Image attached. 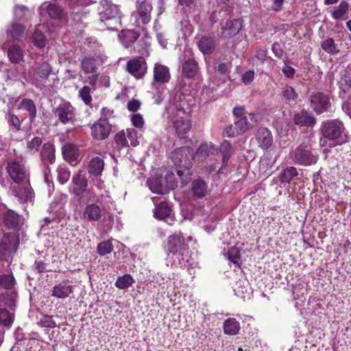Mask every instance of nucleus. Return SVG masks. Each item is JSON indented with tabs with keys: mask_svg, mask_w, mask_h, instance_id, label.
Listing matches in <instances>:
<instances>
[{
	"mask_svg": "<svg viewBox=\"0 0 351 351\" xmlns=\"http://www.w3.org/2000/svg\"><path fill=\"white\" fill-rule=\"evenodd\" d=\"M14 321V315L5 308H0V324L4 326H10Z\"/></svg>",
	"mask_w": 351,
	"mask_h": 351,
	"instance_id": "nucleus-44",
	"label": "nucleus"
},
{
	"mask_svg": "<svg viewBox=\"0 0 351 351\" xmlns=\"http://www.w3.org/2000/svg\"><path fill=\"white\" fill-rule=\"evenodd\" d=\"M199 49L204 54L212 53L215 48V43L212 37L204 36L197 43Z\"/></svg>",
	"mask_w": 351,
	"mask_h": 351,
	"instance_id": "nucleus-23",
	"label": "nucleus"
},
{
	"mask_svg": "<svg viewBox=\"0 0 351 351\" xmlns=\"http://www.w3.org/2000/svg\"><path fill=\"white\" fill-rule=\"evenodd\" d=\"M40 325L45 328H54L56 323L53 320L52 317L49 315H45L40 321Z\"/></svg>",
	"mask_w": 351,
	"mask_h": 351,
	"instance_id": "nucleus-59",
	"label": "nucleus"
},
{
	"mask_svg": "<svg viewBox=\"0 0 351 351\" xmlns=\"http://www.w3.org/2000/svg\"><path fill=\"white\" fill-rule=\"evenodd\" d=\"M294 160L300 165L308 166L315 163L317 158L314 155H295Z\"/></svg>",
	"mask_w": 351,
	"mask_h": 351,
	"instance_id": "nucleus-43",
	"label": "nucleus"
},
{
	"mask_svg": "<svg viewBox=\"0 0 351 351\" xmlns=\"http://www.w3.org/2000/svg\"><path fill=\"white\" fill-rule=\"evenodd\" d=\"M98 80V74H94L88 77L90 86H83L79 91V96L86 104L90 105L92 101L91 93L95 90Z\"/></svg>",
	"mask_w": 351,
	"mask_h": 351,
	"instance_id": "nucleus-14",
	"label": "nucleus"
},
{
	"mask_svg": "<svg viewBox=\"0 0 351 351\" xmlns=\"http://www.w3.org/2000/svg\"><path fill=\"white\" fill-rule=\"evenodd\" d=\"M295 124L302 126H311L315 124V120L314 117L309 115L306 112L302 111L295 114L293 118Z\"/></svg>",
	"mask_w": 351,
	"mask_h": 351,
	"instance_id": "nucleus-29",
	"label": "nucleus"
},
{
	"mask_svg": "<svg viewBox=\"0 0 351 351\" xmlns=\"http://www.w3.org/2000/svg\"><path fill=\"white\" fill-rule=\"evenodd\" d=\"M32 42L33 44L38 47L43 48L46 45V38L43 34L36 28L32 36Z\"/></svg>",
	"mask_w": 351,
	"mask_h": 351,
	"instance_id": "nucleus-42",
	"label": "nucleus"
},
{
	"mask_svg": "<svg viewBox=\"0 0 351 351\" xmlns=\"http://www.w3.org/2000/svg\"><path fill=\"white\" fill-rule=\"evenodd\" d=\"M113 246L110 241L100 243L97 246V252L101 256H104L111 253Z\"/></svg>",
	"mask_w": 351,
	"mask_h": 351,
	"instance_id": "nucleus-49",
	"label": "nucleus"
},
{
	"mask_svg": "<svg viewBox=\"0 0 351 351\" xmlns=\"http://www.w3.org/2000/svg\"><path fill=\"white\" fill-rule=\"evenodd\" d=\"M267 51L265 48L258 49L255 54V58L257 61L263 63L265 61L267 60Z\"/></svg>",
	"mask_w": 351,
	"mask_h": 351,
	"instance_id": "nucleus-61",
	"label": "nucleus"
},
{
	"mask_svg": "<svg viewBox=\"0 0 351 351\" xmlns=\"http://www.w3.org/2000/svg\"><path fill=\"white\" fill-rule=\"evenodd\" d=\"M73 292V287L67 281H62L53 287L51 295L58 299H65Z\"/></svg>",
	"mask_w": 351,
	"mask_h": 351,
	"instance_id": "nucleus-18",
	"label": "nucleus"
},
{
	"mask_svg": "<svg viewBox=\"0 0 351 351\" xmlns=\"http://www.w3.org/2000/svg\"><path fill=\"white\" fill-rule=\"evenodd\" d=\"M7 171L10 178L16 184L21 183L27 176L25 166L16 161L9 162Z\"/></svg>",
	"mask_w": 351,
	"mask_h": 351,
	"instance_id": "nucleus-13",
	"label": "nucleus"
},
{
	"mask_svg": "<svg viewBox=\"0 0 351 351\" xmlns=\"http://www.w3.org/2000/svg\"><path fill=\"white\" fill-rule=\"evenodd\" d=\"M152 6L149 2L145 1L140 3L136 11L132 14L130 21L136 27L149 23L152 19Z\"/></svg>",
	"mask_w": 351,
	"mask_h": 351,
	"instance_id": "nucleus-6",
	"label": "nucleus"
},
{
	"mask_svg": "<svg viewBox=\"0 0 351 351\" xmlns=\"http://www.w3.org/2000/svg\"><path fill=\"white\" fill-rule=\"evenodd\" d=\"M132 125L138 128H141L144 125V120L140 114H134L131 118Z\"/></svg>",
	"mask_w": 351,
	"mask_h": 351,
	"instance_id": "nucleus-62",
	"label": "nucleus"
},
{
	"mask_svg": "<svg viewBox=\"0 0 351 351\" xmlns=\"http://www.w3.org/2000/svg\"><path fill=\"white\" fill-rule=\"evenodd\" d=\"M256 138L260 147L263 149H267L273 143L271 132L266 128H261L258 130Z\"/></svg>",
	"mask_w": 351,
	"mask_h": 351,
	"instance_id": "nucleus-20",
	"label": "nucleus"
},
{
	"mask_svg": "<svg viewBox=\"0 0 351 351\" xmlns=\"http://www.w3.org/2000/svg\"><path fill=\"white\" fill-rule=\"evenodd\" d=\"M349 5L346 1H341L332 12V16L335 20L344 19V15L348 10Z\"/></svg>",
	"mask_w": 351,
	"mask_h": 351,
	"instance_id": "nucleus-36",
	"label": "nucleus"
},
{
	"mask_svg": "<svg viewBox=\"0 0 351 351\" xmlns=\"http://www.w3.org/2000/svg\"><path fill=\"white\" fill-rule=\"evenodd\" d=\"M252 126L247 121V117H241L235 121L232 124L226 127L223 135L227 137H234L245 134L250 130Z\"/></svg>",
	"mask_w": 351,
	"mask_h": 351,
	"instance_id": "nucleus-8",
	"label": "nucleus"
},
{
	"mask_svg": "<svg viewBox=\"0 0 351 351\" xmlns=\"http://www.w3.org/2000/svg\"><path fill=\"white\" fill-rule=\"evenodd\" d=\"M84 216L89 221H97L101 216V210L99 206L91 204L86 206Z\"/></svg>",
	"mask_w": 351,
	"mask_h": 351,
	"instance_id": "nucleus-28",
	"label": "nucleus"
},
{
	"mask_svg": "<svg viewBox=\"0 0 351 351\" xmlns=\"http://www.w3.org/2000/svg\"><path fill=\"white\" fill-rule=\"evenodd\" d=\"M87 186L88 180L84 176L77 174L73 177L71 191L74 195H81L86 191Z\"/></svg>",
	"mask_w": 351,
	"mask_h": 351,
	"instance_id": "nucleus-16",
	"label": "nucleus"
},
{
	"mask_svg": "<svg viewBox=\"0 0 351 351\" xmlns=\"http://www.w3.org/2000/svg\"><path fill=\"white\" fill-rule=\"evenodd\" d=\"M98 66V61L92 56H86L81 60V68L86 74H97V69Z\"/></svg>",
	"mask_w": 351,
	"mask_h": 351,
	"instance_id": "nucleus-22",
	"label": "nucleus"
},
{
	"mask_svg": "<svg viewBox=\"0 0 351 351\" xmlns=\"http://www.w3.org/2000/svg\"><path fill=\"white\" fill-rule=\"evenodd\" d=\"M12 194L18 198L21 203L32 201L33 197L32 190L28 184L23 186L14 185L11 186Z\"/></svg>",
	"mask_w": 351,
	"mask_h": 351,
	"instance_id": "nucleus-15",
	"label": "nucleus"
},
{
	"mask_svg": "<svg viewBox=\"0 0 351 351\" xmlns=\"http://www.w3.org/2000/svg\"><path fill=\"white\" fill-rule=\"evenodd\" d=\"M174 128L178 135L187 133L191 129V123L187 119H177L173 122Z\"/></svg>",
	"mask_w": 351,
	"mask_h": 351,
	"instance_id": "nucleus-34",
	"label": "nucleus"
},
{
	"mask_svg": "<svg viewBox=\"0 0 351 351\" xmlns=\"http://www.w3.org/2000/svg\"><path fill=\"white\" fill-rule=\"evenodd\" d=\"M127 71L136 79H141L147 71L145 60L141 57L130 60L127 64Z\"/></svg>",
	"mask_w": 351,
	"mask_h": 351,
	"instance_id": "nucleus-12",
	"label": "nucleus"
},
{
	"mask_svg": "<svg viewBox=\"0 0 351 351\" xmlns=\"http://www.w3.org/2000/svg\"><path fill=\"white\" fill-rule=\"evenodd\" d=\"M321 47L324 51L331 55L337 54L339 52L335 40L331 38L323 40Z\"/></svg>",
	"mask_w": 351,
	"mask_h": 351,
	"instance_id": "nucleus-37",
	"label": "nucleus"
},
{
	"mask_svg": "<svg viewBox=\"0 0 351 351\" xmlns=\"http://www.w3.org/2000/svg\"><path fill=\"white\" fill-rule=\"evenodd\" d=\"M34 270L37 273H42L48 271L47 265L42 261H36L34 265Z\"/></svg>",
	"mask_w": 351,
	"mask_h": 351,
	"instance_id": "nucleus-63",
	"label": "nucleus"
},
{
	"mask_svg": "<svg viewBox=\"0 0 351 351\" xmlns=\"http://www.w3.org/2000/svg\"><path fill=\"white\" fill-rule=\"evenodd\" d=\"M311 152L309 146V140L307 139L306 142L301 144L296 151V154H309Z\"/></svg>",
	"mask_w": 351,
	"mask_h": 351,
	"instance_id": "nucleus-64",
	"label": "nucleus"
},
{
	"mask_svg": "<svg viewBox=\"0 0 351 351\" xmlns=\"http://www.w3.org/2000/svg\"><path fill=\"white\" fill-rule=\"evenodd\" d=\"M186 249V245L181 233H176L169 237L167 250L172 254V258L175 257L172 265L180 267L184 266L180 257L183 256Z\"/></svg>",
	"mask_w": 351,
	"mask_h": 351,
	"instance_id": "nucleus-5",
	"label": "nucleus"
},
{
	"mask_svg": "<svg viewBox=\"0 0 351 351\" xmlns=\"http://www.w3.org/2000/svg\"><path fill=\"white\" fill-rule=\"evenodd\" d=\"M321 132L324 136L320 141V145L323 152L326 154L331 152L327 148V140L330 141V147H335L341 145L347 141V134L343 123L339 120H329L323 122L321 127Z\"/></svg>",
	"mask_w": 351,
	"mask_h": 351,
	"instance_id": "nucleus-1",
	"label": "nucleus"
},
{
	"mask_svg": "<svg viewBox=\"0 0 351 351\" xmlns=\"http://www.w3.org/2000/svg\"><path fill=\"white\" fill-rule=\"evenodd\" d=\"M308 99L311 107L317 114L323 113L330 106L328 97L322 93H313Z\"/></svg>",
	"mask_w": 351,
	"mask_h": 351,
	"instance_id": "nucleus-11",
	"label": "nucleus"
},
{
	"mask_svg": "<svg viewBox=\"0 0 351 351\" xmlns=\"http://www.w3.org/2000/svg\"><path fill=\"white\" fill-rule=\"evenodd\" d=\"M192 192L198 198H202L208 193V185L202 179L195 180L192 183Z\"/></svg>",
	"mask_w": 351,
	"mask_h": 351,
	"instance_id": "nucleus-25",
	"label": "nucleus"
},
{
	"mask_svg": "<svg viewBox=\"0 0 351 351\" xmlns=\"http://www.w3.org/2000/svg\"><path fill=\"white\" fill-rule=\"evenodd\" d=\"M254 79V71L250 70L245 72L241 77L243 83L245 85L250 84Z\"/></svg>",
	"mask_w": 351,
	"mask_h": 351,
	"instance_id": "nucleus-60",
	"label": "nucleus"
},
{
	"mask_svg": "<svg viewBox=\"0 0 351 351\" xmlns=\"http://www.w3.org/2000/svg\"><path fill=\"white\" fill-rule=\"evenodd\" d=\"M14 13L17 20L28 19L32 14V12L24 5H16Z\"/></svg>",
	"mask_w": 351,
	"mask_h": 351,
	"instance_id": "nucleus-41",
	"label": "nucleus"
},
{
	"mask_svg": "<svg viewBox=\"0 0 351 351\" xmlns=\"http://www.w3.org/2000/svg\"><path fill=\"white\" fill-rule=\"evenodd\" d=\"M171 211V206L167 202H161L155 206L154 217L156 219L162 220L169 217Z\"/></svg>",
	"mask_w": 351,
	"mask_h": 351,
	"instance_id": "nucleus-27",
	"label": "nucleus"
},
{
	"mask_svg": "<svg viewBox=\"0 0 351 351\" xmlns=\"http://www.w3.org/2000/svg\"><path fill=\"white\" fill-rule=\"evenodd\" d=\"M25 27L19 23H13L8 35L14 40H21L25 34Z\"/></svg>",
	"mask_w": 351,
	"mask_h": 351,
	"instance_id": "nucleus-33",
	"label": "nucleus"
},
{
	"mask_svg": "<svg viewBox=\"0 0 351 351\" xmlns=\"http://www.w3.org/2000/svg\"><path fill=\"white\" fill-rule=\"evenodd\" d=\"M228 258L234 264H238L240 260V251L236 247H232L228 252Z\"/></svg>",
	"mask_w": 351,
	"mask_h": 351,
	"instance_id": "nucleus-52",
	"label": "nucleus"
},
{
	"mask_svg": "<svg viewBox=\"0 0 351 351\" xmlns=\"http://www.w3.org/2000/svg\"><path fill=\"white\" fill-rule=\"evenodd\" d=\"M8 57L14 64H18L23 60L24 51L18 45H13L8 49Z\"/></svg>",
	"mask_w": 351,
	"mask_h": 351,
	"instance_id": "nucleus-24",
	"label": "nucleus"
},
{
	"mask_svg": "<svg viewBox=\"0 0 351 351\" xmlns=\"http://www.w3.org/2000/svg\"><path fill=\"white\" fill-rule=\"evenodd\" d=\"M50 65L45 62L40 64L38 66L36 73L41 79H47L51 72Z\"/></svg>",
	"mask_w": 351,
	"mask_h": 351,
	"instance_id": "nucleus-50",
	"label": "nucleus"
},
{
	"mask_svg": "<svg viewBox=\"0 0 351 351\" xmlns=\"http://www.w3.org/2000/svg\"><path fill=\"white\" fill-rule=\"evenodd\" d=\"M126 138L130 141V144L133 147H136L138 145V141L137 137V131L133 128H129L126 130Z\"/></svg>",
	"mask_w": 351,
	"mask_h": 351,
	"instance_id": "nucleus-53",
	"label": "nucleus"
},
{
	"mask_svg": "<svg viewBox=\"0 0 351 351\" xmlns=\"http://www.w3.org/2000/svg\"><path fill=\"white\" fill-rule=\"evenodd\" d=\"M198 63L193 58L185 60L182 66V73L186 78H193L199 73Z\"/></svg>",
	"mask_w": 351,
	"mask_h": 351,
	"instance_id": "nucleus-19",
	"label": "nucleus"
},
{
	"mask_svg": "<svg viewBox=\"0 0 351 351\" xmlns=\"http://www.w3.org/2000/svg\"><path fill=\"white\" fill-rule=\"evenodd\" d=\"M40 14H43L45 12L51 19H59L61 16L62 10L60 8L53 3L45 5L43 3L40 7Z\"/></svg>",
	"mask_w": 351,
	"mask_h": 351,
	"instance_id": "nucleus-30",
	"label": "nucleus"
},
{
	"mask_svg": "<svg viewBox=\"0 0 351 351\" xmlns=\"http://www.w3.org/2000/svg\"><path fill=\"white\" fill-rule=\"evenodd\" d=\"M223 330L227 335H234L240 330V324L234 318H229L223 323Z\"/></svg>",
	"mask_w": 351,
	"mask_h": 351,
	"instance_id": "nucleus-31",
	"label": "nucleus"
},
{
	"mask_svg": "<svg viewBox=\"0 0 351 351\" xmlns=\"http://www.w3.org/2000/svg\"><path fill=\"white\" fill-rule=\"evenodd\" d=\"M134 283V280L130 274H125L117 278L115 286L119 289H125L131 287Z\"/></svg>",
	"mask_w": 351,
	"mask_h": 351,
	"instance_id": "nucleus-38",
	"label": "nucleus"
},
{
	"mask_svg": "<svg viewBox=\"0 0 351 351\" xmlns=\"http://www.w3.org/2000/svg\"><path fill=\"white\" fill-rule=\"evenodd\" d=\"M42 144V139L39 137H34L32 141L27 143V148L29 152H36L38 147Z\"/></svg>",
	"mask_w": 351,
	"mask_h": 351,
	"instance_id": "nucleus-56",
	"label": "nucleus"
},
{
	"mask_svg": "<svg viewBox=\"0 0 351 351\" xmlns=\"http://www.w3.org/2000/svg\"><path fill=\"white\" fill-rule=\"evenodd\" d=\"M3 220L5 226L8 228H16L20 222V217L14 211L8 210L3 213Z\"/></svg>",
	"mask_w": 351,
	"mask_h": 351,
	"instance_id": "nucleus-26",
	"label": "nucleus"
},
{
	"mask_svg": "<svg viewBox=\"0 0 351 351\" xmlns=\"http://www.w3.org/2000/svg\"><path fill=\"white\" fill-rule=\"evenodd\" d=\"M170 78L171 75L167 66L160 64H155L154 68V80L152 86V89L156 91V96H154L156 104H159L162 99L161 95L165 90V87L162 86V84L168 82Z\"/></svg>",
	"mask_w": 351,
	"mask_h": 351,
	"instance_id": "nucleus-3",
	"label": "nucleus"
},
{
	"mask_svg": "<svg viewBox=\"0 0 351 351\" xmlns=\"http://www.w3.org/2000/svg\"><path fill=\"white\" fill-rule=\"evenodd\" d=\"M282 95L285 100L289 103L296 102L298 94L292 86H286L282 89Z\"/></svg>",
	"mask_w": 351,
	"mask_h": 351,
	"instance_id": "nucleus-45",
	"label": "nucleus"
},
{
	"mask_svg": "<svg viewBox=\"0 0 351 351\" xmlns=\"http://www.w3.org/2000/svg\"><path fill=\"white\" fill-rule=\"evenodd\" d=\"M19 245V237L16 233L3 234L0 241V261L10 262L16 252Z\"/></svg>",
	"mask_w": 351,
	"mask_h": 351,
	"instance_id": "nucleus-4",
	"label": "nucleus"
},
{
	"mask_svg": "<svg viewBox=\"0 0 351 351\" xmlns=\"http://www.w3.org/2000/svg\"><path fill=\"white\" fill-rule=\"evenodd\" d=\"M79 152L78 147L73 143H67L62 148V154H77Z\"/></svg>",
	"mask_w": 351,
	"mask_h": 351,
	"instance_id": "nucleus-58",
	"label": "nucleus"
},
{
	"mask_svg": "<svg viewBox=\"0 0 351 351\" xmlns=\"http://www.w3.org/2000/svg\"><path fill=\"white\" fill-rule=\"evenodd\" d=\"M138 37L139 34L132 30H123L119 34V39L125 48L130 47Z\"/></svg>",
	"mask_w": 351,
	"mask_h": 351,
	"instance_id": "nucleus-21",
	"label": "nucleus"
},
{
	"mask_svg": "<svg viewBox=\"0 0 351 351\" xmlns=\"http://www.w3.org/2000/svg\"><path fill=\"white\" fill-rule=\"evenodd\" d=\"M242 28V23L239 19L227 21L221 28V34L224 38H231L237 34Z\"/></svg>",
	"mask_w": 351,
	"mask_h": 351,
	"instance_id": "nucleus-17",
	"label": "nucleus"
},
{
	"mask_svg": "<svg viewBox=\"0 0 351 351\" xmlns=\"http://www.w3.org/2000/svg\"><path fill=\"white\" fill-rule=\"evenodd\" d=\"M147 184L149 188V189L156 193L162 194L163 193V189L160 183V182L158 180V179L156 178H149L147 181Z\"/></svg>",
	"mask_w": 351,
	"mask_h": 351,
	"instance_id": "nucleus-48",
	"label": "nucleus"
},
{
	"mask_svg": "<svg viewBox=\"0 0 351 351\" xmlns=\"http://www.w3.org/2000/svg\"><path fill=\"white\" fill-rule=\"evenodd\" d=\"M298 175L296 168L294 167H289L283 169L280 175V180L282 183H290L291 180Z\"/></svg>",
	"mask_w": 351,
	"mask_h": 351,
	"instance_id": "nucleus-35",
	"label": "nucleus"
},
{
	"mask_svg": "<svg viewBox=\"0 0 351 351\" xmlns=\"http://www.w3.org/2000/svg\"><path fill=\"white\" fill-rule=\"evenodd\" d=\"M219 151L221 154H230L231 152H239L240 149L234 147L228 141L224 140L220 145Z\"/></svg>",
	"mask_w": 351,
	"mask_h": 351,
	"instance_id": "nucleus-51",
	"label": "nucleus"
},
{
	"mask_svg": "<svg viewBox=\"0 0 351 351\" xmlns=\"http://www.w3.org/2000/svg\"><path fill=\"white\" fill-rule=\"evenodd\" d=\"M181 158L173 157L172 160L177 165V160L179 159L180 164L178 166L184 167V169H178L177 174L180 178L183 184L187 183L190 180L191 173L189 169L192 166V160H194L193 155H180Z\"/></svg>",
	"mask_w": 351,
	"mask_h": 351,
	"instance_id": "nucleus-10",
	"label": "nucleus"
},
{
	"mask_svg": "<svg viewBox=\"0 0 351 351\" xmlns=\"http://www.w3.org/2000/svg\"><path fill=\"white\" fill-rule=\"evenodd\" d=\"M64 160L72 167H75L82 160L81 155H62Z\"/></svg>",
	"mask_w": 351,
	"mask_h": 351,
	"instance_id": "nucleus-55",
	"label": "nucleus"
},
{
	"mask_svg": "<svg viewBox=\"0 0 351 351\" xmlns=\"http://www.w3.org/2000/svg\"><path fill=\"white\" fill-rule=\"evenodd\" d=\"M54 114L62 124L73 123L75 120L76 109L69 101H62L54 110Z\"/></svg>",
	"mask_w": 351,
	"mask_h": 351,
	"instance_id": "nucleus-7",
	"label": "nucleus"
},
{
	"mask_svg": "<svg viewBox=\"0 0 351 351\" xmlns=\"http://www.w3.org/2000/svg\"><path fill=\"white\" fill-rule=\"evenodd\" d=\"M114 139V147L118 151H119L123 147H126L128 145V142L126 138V134L123 130L116 134Z\"/></svg>",
	"mask_w": 351,
	"mask_h": 351,
	"instance_id": "nucleus-40",
	"label": "nucleus"
},
{
	"mask_svg": "<svg viewBox=\"0 0 351 351\" xmlns=\"http://www.w3.org/2000/svg\"><path fill=\"white\" fill-rule=\"evenodd\" d=\"M104 162L103 160L99 157H95L90 161L88 172L95 176H99L104 169Z\"/></svg>",
	"mask_w": 351,
	"mask_h": 351,
	"instance_id": "nucleus-32",
	"label": "nucleus"
},
{
	"mask_svg": "<svg viewBox=\"0 0 351 351\" xmlns=\"http://www.w3.org/2000/svg\"><path fill=\"white\" fill-rule=\"evenodd\" d=\"M70 178V172L67 170L60 169L58 170V180L62 184L66 183Z\"/></svg>",
	"mask_w": 351,
	"mask_h": 351,
	"instance_id": "nucleus-57",
	"label": "nucleus"
},
{
	"mask_svg": "<svg viewBox=\"0 0 351 351\" xmlns=\"http://www.w3.org/2000/svg\"><path fill=\"white\" fill-rule=\"evenodd\" d=\"M91 135L96 140H104L108 137L111 132V125L108 120L100 118L90 127Z\"/></svg>",
	"mask_w": 351,
	"mask_h": 351,
	"instance_id": "nucleus-9",
	"label": "nucleus"
},
{
	"mask_svg": "<svg viewBox=\"0 0 351 351\" xmlns=\"http://www.w3.org/2000/svg\"><path fill=\"white\" fill-rule=\"evenodd\" d=\"M9 124L13 126L15 130H19L21 128V121L19 117L13 114H9L7 117Z\"/></svg>",
	"mask_w": 351,
	"mask_h": 351,
	"instance_id": "nucleus-54",
	"label": "nucleus"
},
{
	"mask_svg": "<svg viewBox=\"0 0 351 351\" xmlns=\"http://www.w3.org/2000/svg\"><path fill=\"white\" fill-rule=\"evenodd\" d=\"M215 151L216 148L211 142L204 141L199 145L195 154H213Z\"/></svg>",
	"mask_w": 351,
	"mask_h": 351,
	"instance_id": "nucleus-47",
	"label": "nucleus"
},
{
	"mask_svg": "<svg viewBox=\"0 0 351 351\" xmlns=\"http://www.w3.org/2000/svg\"><path fill=\"white\" fill-rule=\"evenodd\" d=\"M98 14L100 21L105 23L107 28L110 30L116 28L111 25L118 24L121 15L119 6L109 0L101 1L98 7Z\"/></svg>",
	"mask_w": 351,
	"mask_h": 351,
	"instance_id": "nucleus-2",
	"label": "nucleus"
},
{
	"mask_svg": "<svg viewBox=\"0 0 351 351\" xmlns=\"http://www.w3.org/2000/svg\"><path fill=\"white\" fill-rule=\"evenodd\" d=\"M15 283L14 277L11 275L1 274L0 275V286L5 289H12Z\"/></svg>",
	"mask_w": 351,
	"mask_h": 351,
	"instance_id": "nucleus-46",
	"label": "nucleus"
},
{
	"mask_svg": "<svg viewBox=\"0 0 351 351\" xmlns=\"http://www.w3.org/2000/svg\"><path fill=\"white\" fill-rule=\"evenodd\" d=\"M20 108L27 111L32 121L36 116V108L32 99H24L22 100Z\"/></svg>",
	"mask_w": 351,
	"mask_h": 351,
	"instance_id": "nucleus-39",
	"label": "nucleus"
}]
</instances>
